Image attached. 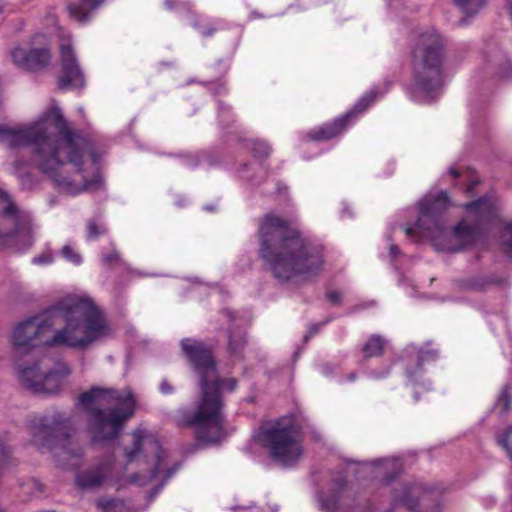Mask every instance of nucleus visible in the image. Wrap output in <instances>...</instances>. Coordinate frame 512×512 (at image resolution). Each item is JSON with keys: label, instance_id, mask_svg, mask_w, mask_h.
Returning a JSON list of instances; mask_svg holds the SVG:
<instances>
[{"label": "nucleus", "instance_id": "4c0bfd02", "mask_svg": "<svg viewBox=\"0 0 512 512\" xmlns=\"http://www.w3.org/2000/svg\"><path fill=\"white\" fill-rule=\"evenodd\" d=\"M160 391L163 394H172L174 392V387L168 380L164 379L160 384Z\"/></svg>", "mask_w": 512, "mask_h": 512}, {"label": "nucleus", "instance_id": "58836bf2", "mask_svg": "<svg viewBox=\"0 0 512 512\" xmlns=\"http://www.w3.org/2000/svg\"><path fill=\"white\" fill-rule=\"evenodd\" d=\"M326 298L329 302L337 304L341 301V294L338 291H329L326 294Z\"/></svg>", "mask_w": 512, "mask_h": 512}, {"label": "nucleus", "instance_id": "a19ab883", "mask_svg": "<svg viewBox=\"0 0 512 512\" xmlns=\"http://www.w3.org/2000/svg\"><path fill=\"white\" fill-rule=\"evenodd\" d=\"M389 251H390V255L395 258L396 256L399 255V248L397 245H391L390 248H389Z\"/></svg>", "mask_w": 512, "mask_h": 512}, {"label": "nucleus", "instance_id": "a878e982", "mask_svg": "<svg viewBox=\"0 0 512 512\" xmlns=\"http://www.w3.org/2000/svg\"><path fill=\"white\" fill-rule=\"evenodd\" d=\"M488 0H452L454 5L467 16H475L487 4Z\"/></svg>", "mask_w": 512, "mask_h": 512}, {"label": "nucleus", "instance_id": "ea45409f", "mask_svg": "<svg viewBox=\"0 0 512 512\" xmlns=\"http://www.w3.org/2000/svg\"><path fill=\"white\" fill-rule=\"evenodd\" d=\"M118 260H119V254L117 252H112L103 258V261L106 264H111Z\"/></svg>", "mask_w": 512, "mask_h": 512}, {"label": "nucleus", "instance_id": "f8f14e48", "mask_svg": "<svg viewBox=\"0 0 512 512\" xmlns=\"http://www.w3.org/2000/svg\"><path fill=\"white\" fill-rule=\"evenodd\" d=\"M54 326L49 307L41 314L20 322L13 330L12 343L17 350H29L35 346L36 339Z\"/></svg>", "mask_w": 512, "mask_h": 512}, {"label": "nucleus", "instance_id": "3c124183", "mask_svg": "<svg viewBox=\"0 0 512 512\" xmlns=\"http://www.w3.org/2000/svg\"><path fill=\"white\" fill-rule=\"evenodd\" d=\"M3 12V6L0 5V14Z\"/></svg>", "mask_w": 512, "mask_h": 512}, {"label": "nucleus", "instance_id": "2eb2a0df", "mask_svg": "<svg viewBox=\"0 0 512 512\" xmlns=\"http://www.w3.org/2000/svg\"><path fill=\"white\" fill-rule=\"evenodd\" d=\"M10 55L14 65L28 72L42 71L51 62V52L46 47L26 50L23 47L17 46L11 50Z\"/></svg>", "mask_w": 512, "mask_h": 512}, {"label": "nucleus", "instance_id": "dca6fc26", "mask_svg": "<svg viewBox=\"0 0 512 512\" xmlns=\"http://www.w3.org/2000/svg\"><path fill=\"white\" fill-rule=\"evenodd\" d=\"M149 444L151 452L153 453V467L150 469L149 474L146 476H142L141 474L138 473L131 475L130 482L133 484L144 486L152 479H154L160 472H164L163 481L153 489V494H157L161 490L165 482L170 477H172L175 474V472L179 469L180 464L175 463L172 467L165 469L162 465L164 459L166 458L165 451L162 449L157 440H150Z\"/></svg>", "mask_w": 512, "mask_h": 512}, {"label": "nucleus", "instance_id": "7c9ffc66", "mask_svg": "<svg viewBox=\"0 0 512 512\" xmlns=\"http://www.w3.org/2000/svg\"><path fill=\"white\" fill-rule=\"evenodd\" d=\"M438 357L439 354L437 350L425 346L418 352V362L416 368L420 370L425 363L434 362L438 359Z\"/></svg>", "mask_w": 512, "mask_h": 512}, {"label": "nucleus", "instance_id": "f03ea898", "mask_svg": "<svg viewBox=\"0 0 512 512\" xmlns=\"http://www.w3.org/2000/svg\"><path fill=\"white\" fill-rule=\"evenodd\" d=\"M183 356L198 377L200 398L194 412L188 409L176 411L174 421L178 427H194L196 438L201 442H217L224 430L223 391H234L235 378H221L213 348L194 338L180 341Z\"/></svg>", "mask_w": 512, "mask_h": 512}, {"label": "nucleus", "instance_id": "603ef678", "mask_svg": "<svg viewBox=\"0 0 512 512\" xmlns=\"http://www.w3.org/2000/svg\"><path fill=\"white\" fill-rule=\"evenodd\" d=\"M33 484H34V485H38L39 483H38V481L33 480Z\"/></svg>", "mask_w": 512, "mask_h": 512}, {"label": "nucleus", "instance_id": "7ed1b4c3", "mask_svg": "<svg viewBox=\"0 0 512 512\" xmlns=\"http://www.w3.org/2000/svg\"><path fill=\"white\" fill-rule=\"evenodd\" d=\"M259 237V255L278 282L308 280L323 270L322 247L304 237L289 220L267 214Z\"/></svg>", "mask_w": 512, "mask_h": 512}, {"label": "nucleus", "instance_id": "c9c22d12", "mask_svg": "<svg viewBox=\"0 0 512 512\" xmlns=\"http://www.w3.org/2000/svg\"><path fill=\"white\" fill-rule=\"evenodd\" d=\"M498 443L505 449L509 458L512 460V427L498 438Z\"/></svg>", "mask_w": 512, "mask_h": 512}, {"label": "nucleus", "instance_id": "473e14b6", "mask_svg": "<svg viewBox=\"0 0 512 512\" xmlns=\"http://www.w3.org/2000/svg\"><path fill=\"white\" fill-rule=\"evenodd\" d=\"M512 405V394L510 388L505 386L502 390L501 395L498 398L496 407L500 409L502 413H506L510 410Z\"/></svg>", "mask_w": 512, "mask_h": 512}, {"label": "nucleus", "instance_id": "e433bc0d", "mask_svg": "<svg viewBox=\"0 0 512 512\" xmlns=\"http://www.w3.org/2000/svg\"><path fill=\"white\" fill-rule=\"evenodd\" d=\"M53 262V257L49 254H42L33 259L34 264H49Z\"/></svg>", "mask_w": 512, "mask_h": 512}, {"label": "nucleus", "instance_id": "864d4df0", "mask_svg": "<svg viewBox=\"0 0 512 512\" xmlns=\"http://www.w3.org/2000/svg\"><path fill=\"white\" fill-rule=\"evenodd\" d=\"M253 15H255L256 17H260V15L255 12L253 13Z\"/></svg>", "mask_w": 512, "mask_h": 512}, {"label": "nucleus", "instance_id": "f3484780", "mask_svg": "<svg viewBox=\"0 0 512 512\" xmlns=\"http://www.w3.org/2000/svg\"><path fill=\"white\" fill-rule=\"evenodd\" d=\"M44 371H42L40 364L35 363L31 366L19 369V380L22 387L35 394H40V383L42 381Z\"/></svg>", "mask_w": 512, "mask_h": 512}, {"label": "nucleus", "instance_id": "2f4dec72", "mask_svg": "<svg viewBox=\"0 0 512 512\" xmlns=\"http://www.w3.org/2000/svg\"><path fill=\"white\" fill-rule=\"evenodd\" d=\"M101 512H124V504L115 499H100L96 503Z\"/></svg>", "mask_w": 512, "mask_h": 512}, {"label": "nucleus", "instance_id": "423d86ee", "mask_svg": "<svg viewBox=\"0 0 512 512\" xmlns=\"http://www.w3.org/2000/svg\"><path fill=\"white\" fill-rule=\"evenodd\" d=\"M79 402L87 409L88 429L95 443L117 438L136 410V399L130 390L92 387L80 394Z\"/></svg>", "mask_w": 512, "mask_h": 512}, {"label": "nucleus", "instance_id": "1a4fd4ad", "mask_svg": "<svg viewBox=\"0 0 512 512\" xmlns=\"http://www.w3.org/2000/svg\"><path fill=\"white\" fill-rule=\"evenodd\" d=\"M255 438L270 458L283 466L294 465L303 454L300 430L290 419L262 423Z\"/></svg>", "mask_w": 512, "mask_h": 512}, {"label": "nucleus", "instance_id": "f257e3e1", "mask_svg": "<svg viewBox=\"0 0 512 512\" xmlns=\"http://www.w3.org/2000/svg\"><path fill=\"white\" fill-rule=\"evenodd\" d=\"M0 140L11 149L32 146L35 166L64 192L77 194L101 187L90 143L69 128L58 107L22 128L0 124Z\"/></svg>", "mask_w": 512, "mask_h": 512}, {"label": "nucleus", "instance_id": "aec40b11", "mask_svg": "<svg viewBox=\"0 0 512 512\" xmlns=\"http://www.w3.org/2000/svg\"><path fill=\"white\" fill-rule=\"evenodd\" d=\"M360 466L361 470H371L372 468H380L384 467L387 475L384 477V481L386 484L391 483L396 479L398 474L400 473V468L395 461L387 460V459H377L373 462H357Z\"/></svg>", "mask_w": 512, "mask_h": 512}, {"label": "nucleus", "instance_id": "cd10ccee", "mask_svg": "<svg viewBox=\"0 0 512 512\" xmlns=\"http://www.w3.org/2000/svg\"><path fill=\"white\" fill-rule=\"evenodd\" d=\"M500 243L503 253L512 259V221L504 223L500 235Z\"/></svg>", "mask_w": 512, "mask_h": 512}, {"label": "nucleus", "instance_id": "39448f33", "mask_svg": "<svg viewBox=\"0 0 512 512\" xmlns=\"http://www.w3.org/2000/svg\"><path fill=\"white\" fill-rule=\"evenodd\" d=\"M50 310L55 325L60 321L65 325L45 341L48 346L83 350L109 332L104 314L90 299L65 298L52 305Z\"/></svg>", "mask_w": 512, "mask_h": 512}, {"label": "nucleus", "instance_id": "79ce46f5", "mask_svg": "<svg viewBox=\"0 0 512 512\" xmlns=\"http://www.w3.org/2000/svg\"><path fill=\"white\" fill-rule=\"evenodd\" d=\"M165 5L169 9H173L177 5V0H165Z\"/></svg>", "mask_w": 512, "mask_h": 512}, {"label": "nucleus", "instance_id": "a211bd4d", "mask_svg": "<svg viewBox=\"0 0 512 512\" xmlns=\"http://www.w3.org/2000/svg\"><path fill=\"white\" fill-rule=\"evenodd\" d=\"M105 476L104 467L98 465L78 474L76 481L81 488H96L102 485Z\"/></svg>", "mask_w": 512, "mask_h": 512}, {"label": "nucleus", "instance_id": "9d476101", "mask_svg": "<svg viewBox=\"0 0 512 512\" xmlns=\"http://www.w3.org/2000/svg\"><path fill=\"white\" fill-rule=\"evenodd\" d=\"M32 220L27 212L18 209L9 195L0 190V242L17 239L24 246L32 244Z\"/></svg>", "mask_w": 512, "mask_h": 512}, {"label": "nucleus", "instance_id": "412c9836", "mask_svg": "<svg viewBox=\"0 0 512 512\" xmlns=\"http://www.w3.org/2000/svg\"><path fill=\"white\" fill-rule=\"evenodd\" d=\"M335 486L337 491L331 495H320L319 502L321 509L326 511L338 510L343 504L339 492L346 486L344 478H338L335 480Z\"/></svg>", "mask_w": 512, "mask_h": 512}, {"label": "nucleus", "instance_id": "5fc2aeb1", "mask_svg": "<svg viewBox=\"0 0 512 512\" xmlns=\"http://www.w3.org/2000/svg\"><path fill=\"white\" fill-rule=\"evenodd\" d=\"M0 512H4V510H2V509L0 508Z\"/></svg>", "mask_w": 512, "mask_h": 512}, {"label": "nucleus", "instance_id": "6e6552de", "mask_svg": "<svg viewBox=\"0 0 512 512\" xmlns=\"http://www.w3.org/2000/svg\"><path fill=\"white\" fill-rule=\"evenodd\" d=\"M73 421L61 412L44 416L31 427L32 442L38 449H47L56 458H81L83 450L75 439Z\"/></svg>", "mask_w": 512, "mask_h": 512}, {"label": "nucleus", "instance_id": "bb28decb", "mask_svg": "<svg viewBox=\"0 0 512 512\" xmlns=\"http://www.w3.org/2000/svg\"><path fill=\"white\" fill-rule=\"evenodd\" d=\"M144 441V432L137 430L133 432V447L131 449H125V455L127 463H132L138 457L142 451Z\"/></svg>", "mask_w": 512, "mask_h": 512}, {"label": "nucleus", "instance_id": "b1692460", "mask_svg": "<svg viewBox=\"0 0 512 512\" xmlns=\"http://www.w3.org/2000/svg\"><path fill=\"white\" fill-rule=\"evenodd\" d=\"M27 165V162L23 159H16L13 163L14 173L20 180L23 189L30 190L38 184V180L35 175L30 172H23V168Z\"/></svg>", "mask_w": 512, "mask_h": 512}, {"label": "nucleus", "instance_id": "393cba45", "mask_svg": "<svg viewBox=\"0 0 512 512\" xmlns=\"http://www.w3.org/2000/svg\"><path fill=\"white\" fill-rule=\"evenodd\" d=\"M386 341L380 335H372L362 347L365 358L379 357L383 354Z\"/></svg>", "mask_w": 512, "mask_h": 512}, {"label": "nucleus", "instance_id": "20e7f679", "mask_svg": "<svg viewBox=\"0 0 512 512\" xmlns=\"http://www.w3.org/2000/svg\"><path fill=\"white\" fill-rule=\"evenodd\" d=\"M450 206L448 194L440 191L428 194L418 203V219L415 227L405 228L408 236L416 230L425 232L434 241L437 250L457 253L474 243L484 223L497 216V211L490 199L484 197L465 205L468 211H475L478 215L469 223L464 219L451 231L447 229L443 214Z\"/></svg>", "mask_w": 512, "mask_h": 512}, {"label": "nucleus", "instance_id": "c85d7f7f", "mask_svg": "<svg viewBox=\"0 0 512 512\" xmlns=\"http://www.w3.org/2000/svg\"><path fill=\"white\" fill-rule=\"evenodd\" d=\"M107 233V228L104 224L97 223L95 220L90 219L87 221V240L94 241L100 236Z\"/></svg>", "mask_w": 512, "mask_h": 512}, {"label": "nucleus", "instance_id": "4468645a", "mask_svg": "<svg viewBox=\"0 0 512 512\" xmlns=\"http://www.w3.org/2000/svg\"><path fill=\"white\" fill-rule=\"evenodd\" d=\"M60 58L61 75L58 79L59 89L66 90L84 87V75L70 44L64 43L60 46Z\"/></svg>", "mask_w": 512, "mask_h": 512}, {"label": "nucleus", "instance_id": "ddd939ff", "mask_svg": "<svg viewBox=\"0 0 512 512\" xmlns=\"http://www.w3.org/2000/svg\"><path fill=\"white\" fill-rule=\"evenodd\" d=\"M377 91L372 90L363 95L351 110L338 117L331 123L324 124L309 132V137L316 141L330 140L340 135L359 114L364 112L376 99Z\"/></svg>", "mask_w": 512, "mask_h": 512}, {"label": "nucleus", "instance_id": "0eeeda50", "mask_svg": "<svg viewBox=\"0 0 512 512\" xmlns=\"http://www.w3.org/2000/svg\"><path fill=\"white\" fill-rule=\"evenodd\" d=\"M444 57V41L435 30L419 34L412 49L414 100L434 98V94L441 88Z\"/></svg>", "mask_w": 512, "mask_h": 512}, {"label": "nucleus", "instance_id": "8fccbe9b", "mask_svg": "<svg viewBox=\"0 0 512 512\" xmlns=\"http://www.w3.org/2000/svg\"><path fill=\"white\" fill-rule=\"evenodd\" d=\"M311 337L312 335H310V333L308 332L303 338L304 343H307Z\"/></svg>", "mask_w": 512, "mask_h": 512}, {"label": "nucleus", "instance_id": "9b49d317", "mask_svg": "<svg viewBox=\"0 0 512 512\" xmlns=\"http://www.w3.org/2000/svg\"><path fill=\"white\" fill-rule=\"evenodd\" d=\"M393 500L411 512H441L443 491L424 483L401 484L394 489Z\"/></svg>", "mask_w": 512, "mask_h": 512}, {"label": "nucleus", "instance_id": "4be33fe9", "mask_svg": "<svg viewBox=\"0 0 512 512\" xmlns=\"http://www.w3.org/2000/svg\"><path fill=\"white\" fill-rule=\"evenodd\" d=\"M64 375L56 370L44 371L40 383V394H55L59 391Z\"/></svg>", "mask_w": 512, "mask_h": 512}, {"label": "nucleus", "instance_id": "a18cd8bd", "mask_svg": "<svg viewBox=\"0 0 512 512\" xmlns=\"http://www.w3.org/2000/svg\"><path fill=\"white\" fill-rule=\"evenodd\" d=\"M319 329H320V325L312 326L309 330L310 335H312V336L315 335L316 333H318Z\"/></svg>", "mask_w": 512, "mask_h": 512}, {"label": "nucleus", "instance_id": "49530a36", "mask_svg": "<svg viewBox=\"0 0 512 512\" xmlns=\"http://www.w3.org/2000/svg\"><path fill=\"white\" fill-rule=\"evenodd\" d=\"M450 174H451L453 177H455V178L459 177V175H460L459 171H458V170H456L455 168H451V169H450Z\"/></svg>", "mask_w": 512, "mask_h": 512}, {"label": "nucleus", "instance_id": "c03bdc74", "mask_svg": "<svg viewBox=\"0 0 512 512\" xmlns=\"http://www.w3.org/2000/svg\"><path fill=\"white\" fill-rule=\"evenodd\" d=\"M223 314L229 319L233 320L235 318L234 313L228 309L223 310Z\"/></svg>", "mask_w": 512, "mask_h": 512}, {"label": "nucleus", "instance_id": "72a5a7b5", "mask_svg": "<svg viewBox=\"0 0 512 512\" xmlns=\"http://www.w3.org/2000/svg\"><path fill=\"white\" fill-rule=\"evenodd\" d=\"M61 255L68 260L69 262H72L75 265H79L82 263V256L76 252L71 246L65 245L61 249Z\"/></svg>", "mask_w": 512, "mask_h": 512}, {"label": "nucleus", "instance_id": "de8ad7c7", "mask_svg": "<svg viewBox=\"0 0 512 512\" xmlns=\"http://www.w3.org/2000/svg\"><path fill=\"white\" fill-rule=\"evenodd\" d=\"M347 379L349 381H354L356 379V373H350L348 376H347Z\"/></svg>", "mask_w": 512, "mask_h": 512}, {"label": "nucleus", "instance_id": "c756f323", "mask_svg": "<svg viewBox=\"0 0 512 512\" xmlns=\"http://www.w3.org/2000/svg\"><path fill=\"white\" fill-rule=\"evenodd\" d=\"M489 282L481 276H474L461 281V287L466 290L481 291L488 286Z\"/></svg>", "mask_w": 512, "mask_h": 512}, {"label": "nucleus", "instance_id": "37998d69", "mask_svg": "<svg viewBox=\"0 0 512 512\" xmlns=\"http://www.w3.org/2000/svg\"><path fill=\"white\" fill-rule=\"evenodd\" d=\"M214 31H215V29H214V28H207V29H205V30H203V31H202V35H203L204 37H210V36H212V35H213Z\"/></svg>", "mask_w": 512, "mask_h": 512}, {"label": "nucleus", "instance_id": "f704fd0d", "mask_svg": "<svg viewBox=\"0 0 512 512\" xmlns=\"http://www.w3.org/2000/svg\"><path fill=\"white\" fill-rule=\"evenodd\" d=\"M252 151L255 157L263 159L270 155V146L262 141H256L253 144Z\"/></svg>", "mask_w": 512, "mask_h": 512}, {"label": "nucleus", "instance_id": "5701e85b", "mask_svg": "<svg viewBox=\"0 0 512 512\" xmlns=\"http://www.w3.org/2000/svg\"><path fill=\"white\" fill-rule=\"evenodd\" d=\"M246 343V336L242 330L236 329L228 331V351L231 356L240 358Z\"/></svg>", "mask_w": 512, "mask_h": 512}, {"label": "nucleus", "instance_id": "6ab92c4d", "mask_svg": "<svg viewBox=\"0 0 512 512\" xmlns=\"http://www.w3.org/2000/svg\"><path fill=\"white\" fill-rule=\"evenodd\" d=\"M105 0H80L78 3H71L67 9L71 17L79 22L88 20L92 11L98 8Z\"/></svg>", "mask_w": 512, "mask_h": 512}, {"label": "nucleus", "instance_id": "09e8293b", "mask_svg": "<svg viewBox=\"0 0 512 512\" xmlns=\"http://www.w3.org/2000/svg\"><path fill=\"white\" fill-rule=\"evenodd\" d=\"M416 371L415 370H411V369H407V375L412 378L414 375H415Z\"/></svg>", "mask_w": 512, "mask_h": 512}]
</instances>
